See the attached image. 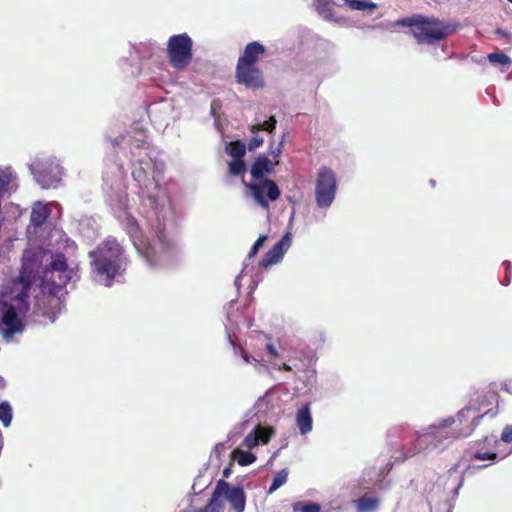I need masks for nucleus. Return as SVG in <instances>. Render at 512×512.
I'll return each instance as SVG.
<instances>
[{"label":"nucleus","mask_w":512,"mask_h":512,"mask_svg":"<svg viewBox=\"0 0 512 512\" xmlns=\"http://www.w3.org/2000/svg\"><path fill=\"white\" fill-rule=\"evenodd\" d=\"M89 258L92 273L104 278L106 286H111L113 280L126 271L129 262L123 246L111 236L90 251Z\"/></svg>","instance_id":"f257e3e1"},{"label":"nucleus","mask_w":512,"mask_h":512,"mask_svg":"<svg viewBox=\"0 0 512 512\" xmlns=\"http://www.w3.org/2000/svg\"><path fill=\"white\" fill-rule=\"evenodd\" d=\"M266 53L264 45L257 41L248 43L239 56L235 69V79L238 84L253 90L265 86L263 72L257 66L258 60Z\"/></svg>","instance_id":"f03ea898"},{"label":"nucleus","mask_w":512,"mask_h":512,"mask_svg":"<svg viewBox=\"0 0 512 512\" xmlns=\"http://www.w3.org/2000/svg\"><path fill=\"white\" fill-rule=\"evenodd\" d=\"M395 25L410 27L418 44H435L451 34L449 27L440 19L422 14L398 19Z\"/></svg>","instance_id":"7ed1b4c3"},{"label":"nucleus","mask_w":512,"mask_h":512,"mask_svg":"<svg viewBox=\"0 0 512 512\" xmlns=\"http://www.w3.org/2000/svg\"><path fill=\"white\" fill-rule=\"evenodd\" d=\"M193 41L187 33L173 35L167 42V56L176 70H184L192 60Z\"/></svg>","instance_id":"20e7f679"},{"label":"nucleus","mask_w":512,"mask_h":512,"mask_svg":"<svg viewBox=\"0 0 512 512\" xmlns=\"http://www.w3.org/2000/svg\"><path fill=\"white\" fill-rule=\"evenodd\" d=\"M30 170L36 182L44 189L56 188L61 181V167L55 158H36Z\"/></svg>","instance_id":"39448f33"},{"label":"nucleus","mask_w":512,"mask_h":512,"mask_svg":"<svg viewBox=\"0 0 512 512\" xmlns=\"http://www.w3.org/2000/svg\"><path fill=\"white\" fill-rule=\"evenodd\" d=\"M336 190L337 180L334 171L328 167H321L318 171L315 186L317 205L321 208L329 207L335 198Z\"/></svg>","instance_id":"423d86ee"},{"label":"nucleus","mask_w":512,"mask_h":512,"mask_svg":"<svg viewBox=\"0 0 512 512\" xmlns=\"http://www.w3.org/2000/svg\"><path fill=\"white\" fill-rule=\"evenodd\" d=\"M157 238L160 245L159 250L150 239L144 235H140L134 240V246L138 253L151 265L158 263L161 255L167 254L170 251V244L166 240L164 233L159 232Z\"/></svg>","instance_id":"0eeeda50"},{"label":"nucleus","mask_w":512,"mask_h":512,"mask_svg":"<svg viewBox=\"0 0 512 512\" xmlns=\"http://www.w3.org/2000/svg\"><path fill=\"white\" fill-rule=\"evenodd\" d=\"M44 278L54 288L62 289L71 280V271L63 254H56L49 267L44 272Z\"/></svg>","instance_id":"6e6552de"},{"label":"nucleus","mask_w":512,"mask_h":512,"mask_svg":"<svg viewBox=\"0 0 512 512\" xmlns=\"http://www.w3.org/2000/svg\"><path fill=\"white\" fill-rule=\"evenodd\" d=\"M259 182L251 183V190L254 200L262 208H269V201H276L280 197V189L275 181L269 178L258 179Z\"/></svg>","instance_id":"1a4fd4ad"},{"label":"nucleus","mask_w":512,"mask_h":512,"mask_svg":"<svg viewBox=\"0 0 512 512\" xmlns=\"http://www.w3.org/2000/svg\"><path fill=\"white\" fill-rule=\"evenodd\" d=\"M153 168L154 162L148 155L132 164V176L140 187L148 189L150 186H154V188H158L159 185L154 177H150Z\"/></svg>","instance_id":"9d476101"},{"label":"nucleus","mask_w":512,"mask_h":512,"mask_svg":"<svg viewBox=\"0 0 512 512\" xmlns=\"http://www.w3.org/2000/svg\"><path fill=\"white\" fill-rule=\"evenodd\" d=\"M0 327L5 337H12L14 334L23 331L24 325L13 305L3 304Z\"/></svg>","instance_id":"9b49d317"},{"label":"nucleus","mask_w":512,"mask_h":512,"mask_svg":"<svg viewBox=\"0 0 512 512\" xmlns=\"http://www.w3.org/2000/svg\"><path fill=\"white\" fill-rule=\"evenodd\" d=\"M292 243V233L286 232L283 237L265 254L260 266L268 268L278 263Z\"/></svg>","instance_id":"f8f14e48"},{"label":"nucleus","mask_w":512,"mask_h":512,"mask_svg":"<svg viewBox=\"0 0 512 512\" xmlns=\"http://www.w3.org/2000/svg\"><path fill=\"white\" fill-rule=\"evenodd\" d=\"M221 496H224L230 503L231 508L235 512H243L246 505V494L242 486H230L227 482V487L221 490Z\"/></svg>","instance_id":"ddd939ff"},{"label":"nucleus","mask_w":512,"mask_h":512,"mask_svg":"<svg viewBox=\"0 0 512 512\" xmlns=\"http://www.w3.org/2000/svg\"><path fill=\"white\" fill-rule=\"evenodd\" d=\"M273 434V428L257 425L250 433L246 435L242 444L246 448L252 449L259 444H267Z\"/></svg>","instance_id":"4468645a"},{"label":"nucleus","mask_w":512,"mask_h":512,"mask_svg":"<svg viewBox=\"0 0 512 512\" xmlns=\"http://www.w3.org/2000/svg\"><path fill=\"white\" fill-rule=\"evenodd\" d=\"M274 170V165L272 161L265 155H259L252 167H251V175L254 179H263L264 174H270Z\"/></svg>","instance_id":"2eb2a0df"},{"label":"nucleus","mask_w":512,"mask_h":512,"mask_svg":"<svg viewBox=\"0 0 512 512\" xmlns=\"http://www.w3.org/2000/svg\"><path fill=\"white\" fill-rule=\"evenodd\" d=\"M223 487H227V481L224 479H220L216 483V487L208 501V503L203 508L202 512H222L223 505L220 502L221 490Z\"/></svg>","instance_id":"dca6fc26"},{"label":"nucleus","mask_w":512,"mask_h":512,"mask_svg":"<svg viewBox=\"0 0 512 512\" xmlns=\"http://www.w3.org/2000/svg\"><path fill=\"white\" fill-rule=\"evenodd\" d=\"M296 423L302 434L312 430V417L309 404H305L297 410Z\"/></svg>","instance_id":"f3484780"},{"label":"nucleus","mask_w":512,"mask_h":512,"mask_svg":"<svg viewBox=\"0 0 512 512\" xmlns=\"http://www.w3.org/2000/svg\"><path fill=\"white\" fill-rule=\"evenodd\" d=\"M50 215V209L47 205L40 202L36 203L30 214V222L35 227H41Z\"/></svg>","instance_id":"a211bd4d"},{"label":"nucleus","mask_w":512,"mask_h":512,"mask_svg":"<svg viewBox=\"0 0 512 512\" xmlns=\"http://www.w3.org/2000/svg\"><path fill=\"white\" fill-rule=\"evenodd\" d=\"M19 285H21V290L16 293L15 299H17L19 302H24L28 297V292L32 286V280L30 276L26 275L24 272H21V274L14 283V292L16 291Z\"/></svg>","instance_id":"6ab92c4d"},{"label":"nucleus","mask_w":512,"mask_h":512,"mask_svg":"<svg viewBox=\"0 0 512 512\" xmlns=\"http://www.w3.org/2000/svg\"><path fill=\"white\" fill-rule=\"evenodd\" d=\"M379 500L376 497L363 495L357 500V508L360 512H373L377 510Z\"/></svg>","instance_id":"aec40b11"},{"label":"nucleus","mask_w":512,"mask_h":512,"mask_svg":"<svg viewBox=\"0 0 512 512\" xmlns=\"http://www.w3.org/2000/svg\"><path fill=\"white\" fill-rule=\"evenodd\" d=\"M226 152L234 159H243L246 154V145L240 140L232 141L226 145Z\"/></svg>","instance_id":"412c9836"},{"label":"nucleus","mask_w":512,"mask_h":512,"mask_svg":"<svg viewBox=\"0 0 512 512\" xmlns=\"http://www.w3.org/2000/svg\"><path fill=\"white\" fill-rule=\"evenodd\" d=\"M315 9L325 20H332L334 9L329 0H315Z\"/></svg>","instance_id":"4be33fe9"},{"label":"nucleus","mask_w":512,"mask_h":512,"mask_svg":"<svg viewBox=\"0 0 512 512\" xmlns=\"http://www.w3.org/2000/svg\"><path fill=\"white\" fill-rule=\"evenodd\" d=\"M232 457L236 459L240 466H248L256 461L255 454L250 451H243L238 448L232 452Z\"/></svg>","instance_id":"5701e85b"},{"label":"nucleus","mask_w":512,"mask_h":512,"mask_svg":"<svg viewBox=\"0 0 512 512\" xmlns=\"http://www.w3.org/2000/svg\"><path fill=\"white\" fill-rule=\"evenodd\" d=\"M345 5H347L351 10L358 11H366V10H375L377 5L370 0H344Z\"/></svg>","instance_id":"b1692460"},{"label":"nucleus","mask_w":512,"mask_h":512,"mask_svg":"<svg viewBox=\"0 0 512 512\" xmlns=\"http://www.w3.org/2000/svg\"><path fill=\"white\" fill-rule=\"evenodd\" d=\"M292 509L294 512H321L320 504L310 501L294 502Z\"/></svg>","instance_id":"393cba45"},{"label":"nucleus","mask_w":512,"mask_h":512,"mask_svg":"<svg viewBox=\"0 0 512 512\" xmlns=\"http://www.w3.org/2000/svg\"><path fill=\"white\" fill-rule=\"evenodd\" d=\"M288 479V469L284 468L280 470L275 477L273 478L272 484L269 487L268 493L271 494L279 489L282 485L287 482Z\"/></svg>","instance_id":"a878e982"},{"label":"nucleus","mask_w":512,"mask_h":512,"mask_svg":"<svg viewBox=\"0 0 512 512\" xmlns=\"http://www.w3.org/2000/svg\"><path fill=\"white\" fill-rule=\"evenodd\" d=\"M277 120L274 116H271L268 120L263 123L252 125L250 130L253 134L258 133L259 131L265 130L269 133H272L276 128Z\"/></svg>","instance_id":"bb28decb"},{"label":"nucleus","mask_w":512,"mask_h":512,"mask_svg":"<svg viewBox=\"0 0 512 512\" xmlns=\"http://www.w3.org/2000/svg\"><path fill=\"white\" fill-rule=\"evenodd\" d=\"M246 171V164L243 159H233L228 166V172L231 175L238 176L244 174Z\"/></svg>","instance_id":"cd10ccee"},{"label":"nucleus","mask_w":512,"mask_h":512,"mask_svg":"<svg viewBox=\"0 0 512 512\" xmlns=\"http://www.w3.org/2000/svg\"><path fill=\"white\" fill-rule=\"evenodd\" d=\"M0 420L5 427H8L12 420V408L8 402L0 403Z\"/></svg>","instance_id":"c85d7f7f"},{"label":"nucleus","mask_w":512,"mask_h":512,"mask_svg":"<svg viewBox=\"0 0 512 512\" xmlns=\"http://www.w3.org/2000/svg\"><path fill=\"white\" fill-rule=\"evenodd\" d=\"M488 60L492 64H499L502 66L509 65L511 63V58L502 52L489 54Z\"/></svg>","instance_id":"c756f323"},{"label":"nucleus","mask_w":512,"mask_h":512,"mask_svg":"<svg viewBox=\"0 0 512 512\" xmlns=\"http://www.w3.org/2000/svg\"><path fill=\"white\" fill-rule=\"evenodd\" d=\"M140 137L136 138L134 137L133 140H131V153L133 156L136 155L135 150L145 148L147 142H146V135L144 132H139Z\"/></svg>","instance_id":"7c9ffc66"},{"label":"nucleus","mask_w":512,"mask_h":512,"mask_svg":"<svg viewBox=\"0 0 512 512\" xmlns=\"http://www.w3.org/2000/svg\"><path fill=\"white\" fill-rule=\"evenodd\" d=\"M267 238H268L267 235H264V234H262L258 237V239L255 241V243L253 244V246L251 247V249L248 253L249 258L254 257L258 253L259 249L264 245Z\"/></svg>","instance_id":"2f4dec72"},{"label":"nucleus","mask_w":512,"mask_h":512,"mask_svg":"<svg viewBox=\"0 0 512 512\" xmlns=\"http://www.w3.org/2000/svg\"><path fill=\"white\" fill-rule=\"evenodd\" d=\"M240 355L245 363L253 364L254 366L260 365V360L250 355L246 350L241 349Z\"/></svg>","instance_id":"473e14b6"},{"label":"nucleus","mask_w":512,"mask_h":512,"mask_svg":"<svg viewBox=\"0 0 512 512\" xmlns=\"http://www.w3.org/2000/svg\"><path fill=\"white\" fill-rule=\"evenodd\" d=\"M473 458L477 459V460H481V461L495 460L497 458V453H495V452H484V453L476 452V453H474Z\"/></svg>","instance_id":"72a5a7b5"},{"label":"nucleus","mask_w":512,"mask_h":512,"mask_svg":"<svg viewBox=\"0 0 512 512\" xmlns=\"http://www.w3.org/2000/svg\"><path fill=\"white\" fill-rule=\"evenodd\" d=\"M263 138L262 137H259V136H253L250 140H249V143H248V149L249 151H254L256 150L258 147L262 146L263 145Z\"/></svg>","instance_id":"f704fd0d"},{"label":"nucleus","mask_w":512,"mask_h":512,"mask_svg":"<svg viewBox=\"0 0 512 512\" xmlns=\"http://www.w3.org/2000/svg\"><path fill=\"white\" fill-rule=\"evenodd\" d=\"M501 440L505 443L512 442V427H506L501 435Z\"/></svg>","instance_id":"c9c22d12"},{"label":"nucleus","mask_w":512,"mask_h":512,"mask_svg":"<svg viewBox=\"0 0 512 512\" xmlns=\"http://www.w3.org/2000/svg\"><path fill=\"white\" fill-rule=\"evenodd\" d=\"M265 348H266V351L271 356V360L276 359L278 357V352L272 343L266 344Z\"/></svg>","instance_id":"e433bc0d"},{"label":"nucleus","mask_w":512,"mask_h":512,"mask_svg":"<svg viewBox=\"0 0 512 512\" xmlns=\"http://www.w3.org/2000/svg\"><path fill=\"white\" fill-rule=\"evenodd\" d=\"M277 369L280 370V371L283 370V371L289 372V371L292 370V367L290 365L286 364V363H282L281 365H279L277 367Z\"/></svg>","instance_id":"4c0bfd02"},{"label":"nucleus","mask_w":512,"mask_h":512,"mask_svg":"<svg viewBox=\"0 0 512 512\" xmlns=\"http://www.w3.org/2000/svg\"><path fill=\"white\" fill-rule=\"evenodd\" d=\"M231 474V468L230 467H226L224 470H223V476L228 478Z\"/></svg>","instance_id":"58836bf2"},{"label":"nucleus","mask_w":512,"mask_h":512,"mask_svg":"<svg viewBox=\"0 0 512 512\" xmlns=\"http://www.w3.org/2000/svg\"><path fill=\"white\" fill-rule=\"evenodd\" d=\"M281 153V149L278 147L275 151H271V155H273L274 158H277Z\"/></svg>","instance_id":"ea45409f"},{"label":"nucleus","mask_w":512,"mask_h":512,"mask_svg":"<svg viewBox=\"0 0 512 512\" xmlns=\"http://www.w3.org/2000/svg\"><path fill=\"white\" fill-rule=\"evenodd\" d=\"M120 142H121V140H119V139H117V138H116V139H114V140L112 141V144H113V146H114V147H116V146H118V145L120 144Z\"/></svg>","instance_id":"a19ab883"},{"label":"nucleus","mask_w":512,"mask_h":512,"mask_svg":"<svg viewBox=\"0 0 512 512\" xmlns=\"http://www.w3.org/2000/svg\"><path fill=\"white\" fill-rule=\"evenodd\" d=\"M148 198L152 201V203L156 202V198L155 197L149 195Z\"/></svg>","instance_id":"79ce46f5"},{"label":"nucleus","mask_w":512,"mask_h":512,"mask_svg":"<svg viewBox=\"0 0 512 512\" xmlns=\"http://www.w3.org/2000/svg\"><path fill=\"white\" fill-rule=\"evenodd\" d=\"M510 3H512V0H508Z\"/></svg>","instance_id":"37998d69"}]
</instances>
